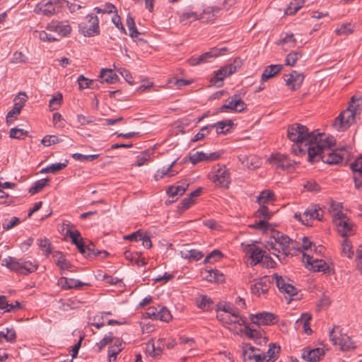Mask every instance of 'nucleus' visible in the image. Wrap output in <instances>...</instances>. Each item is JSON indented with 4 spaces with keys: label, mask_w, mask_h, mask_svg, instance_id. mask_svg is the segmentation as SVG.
<instances>
[{
    "label": "nucleus",
    "mask_w": 362,
    "mask_h": 362,
    "mask_svg": "<svg viewBox=\"0 0 362 362\" xmlns=\"http://www.w3.org/2000/svg\"><path fill=\"white\" fill-rule=\"evenodd\" d=\"M322 135L320 133L316 134L314 132H310L307 127L298 123L289 125L287 129L288 139L297 145L292 149V153L296 156L305 152L306 150L302 148L303 145L307 147L308 151V148L314 147Z\"/></svg>",
    "instance_id": "obj_1"
},
{
    "label": "nucleus",
    "mask_w": 362,
    "mask_h": 362,
    "mask_svg": "<svg viewBox=\"0 0 362 362\" xmlns=\"http://www.w3.org/2000/svg\"><path fill=\"white\" fill-rule=\"evenodd\" d=\"M333 146L334 138L323 134L314 147L308 148V161L313 163L321 159L329 165H337L342 162L343 157L332 149Z\"/></svg>",
    "instance_id": "obj_2"
},
{
    "label": "nucleus",
    "mask_w": 362,
    "mask_h": 362,
    "mask_svg": "<svg viewBox=\"0 0 362 362\" xmlns=\"http://www.w3.org/2000/svg\"><path fill=\"white\" fill-rule=\"evenodd\" d=\"M362 98L356 95L351 98L348 108L341 112L333 122V126L338 131H345L353 124L361 112Z\"/></svg>",
    "instance_id": "obj_3"
},
{
    "label": "nucleus",
    "mask_w": 362,
    "mask_h": 362,
    "mask_svg": "<svg viewBox=\"0 0 362 362\" xmlns=\"http://www.w3.org/2000/svg\"><path fill=\"white\" fill-rule=\"evenodd\" d=\"M273 240L268 242L269 250H274L272 254L279 258L281 262L285 259V257L291 254V248L296 249L294 243L287 235L280 232H275L273 235Z\"/></svg>",
    "instance_id": "obj_4"
},
{
    "label": "nucleus",
    "mask_w": 362,
    "mask_h": 362,
    "mask_svg": "<svg viewBox=\"0 0 362 362\" xmlns=\"http://www.w3.org/2000/svg\"><path fill=\"white\" fill-rule=\"evenodd\" d=\"M339 204L332 203L329 208L333 222L334 223L338 233L343 237H347L353 233V224L347 218L345 214L341 210Z\"/></svg>",
    "instance_id": "obj_5"
},
{
    "label": "nucleus",
    "mask_w": 362,
    "mask_h": 362,
    "mask_svg": "<svg viewBox=\"0 0 362 362\" xmlns=\"http://www.w3.org/2000/svg\"><path fill=\"white\" fill-rule=\"evenodd\" d=\"M209 179L216 186L228 188L230 183V175L225 165H216L209 173Z\"/></svg>",
    "instance_id": "obj_6"
},
{
    "label": "nucleus",
    "mask_w": 362,
    "mask_h": 362,
    "mask_svg": "<svg viewBox=\"0 0 362 362\" xmlns=\"http://www.w3.org/2000/svg\"><path fill=\"white\" fill-rule=\"evenodd\" d=\"M65 4L68 5L66 0L42 1L37 4L35 11L45 16L54 15L60 12Z\"/></svg>",
    "instance_id": "obj_7"
},
{
    "label": "nucleus",
    "mask_w": 362,
    "mask_h": 362,
    "mask_svg": "<svg viewBox=\"0 0 362 362\" xmlns=\"http://www.w3.org/2000/svg\"><path fill=\"white\" fill-rule=\"evenodd\" d=\"M329 339L334 344L339 345L342 351L354 349L356 347L349 336L341 333V329L339 326H334L329 332Z\"/></svg>",
    "instance_id": "obj_8"
},
{
    "label": "nucleus",
    "mask_w": 362,
    "mask_h": 362,
    "mask_svg": "<svg viewBox=\"0 0 362 362\" xmlns=\"http://www.w3.org/2000/svg\"><path fill=\"white\" fill-rule=\"evenodd\" d=\"M78 28L85 36L91 37L98 35L100 33L99 19L94 14H88L86 20L79 24Z\"/></svg>",
    "instance_id": "obj_9"
},
{
    "label": "nucleus",
    "mask_w": 362,
    "mask_h": 362,
    "mask_svg": "<svg viewBox=\"0 0 362 362\" xmlns=\"http://www.w3.org/2000/svg\"><path fill=\"white\" fill-rule=\"evenodd\" d=\"M228 103L223 105L219 108V112H226L228 110L231 111L241 112L247 108V105L242 100L241 97L238 94H235L228 100Z\"/></svg>",
    "instance_id": "obj_10"
},
{
    "label": "nucleus",
    "mask_w": 362,
    "mask_h": 362,
    "mask_svg": "<svg viewBox=\"0 0 362 362\" xmlns=\"http://www.w3.org/2000/svg\"><path fill=\"white\" fill-rule=\"evenodd\" d=\"M243 357L244 362H266L263 351L250 344L244 346Z\"/></svg>",
    "instance_id": "obj_11"
},
{
    "label": "nucleus",
    "mask_w": 362,
    "mask_h": 362,
    "mask_svg": "<svg viewBox=\"0 0 362 362\" xmlns=\"http://www.w3.org/2000/svg\"><path fill=\"white\" fill-rule=\"evenodd\" d=\"M272 279L275 280L277 288L281 293L288 294L289 296H294L297 294V288L289 283L290 279L278 274H274Z\"/></svg>",
    "instance_id": "obj_12"
},
{
    "label": "nucleus",
    "mask_w": 362,
    "mask_h": 362,
    "mask_svg": "<svg viewBox=\"0 0 362 362\" xmlns=\"http://www.w3.org/2000/svg\"><path fill=\"white\" fill-rule=\"evenodd\" d=\"M237 66L234 64L226 65L215 71V76L211 79V83L217 87L222 85L223 79L236 71Z\"/></svg>",
    "instance_id": "obj_13"
},
{
    "label": "nucleus",
    "mask_w": 362,
    "mask_h": 362,
    "mask_svg": "<svg viewBox=\"0 0 362 362\" xmlns=\"http://www.w3.org/2000/svg\"><path fill=\"white\" fill-rule=\"evenodd\" d=\"M272 285V281L267 276H264L255 281V283L251 285L250 290L252 294L257 297L262 295H265Z\"/></svg>",
    "instance_id": "obj_14"
},
{
    "label": "nucleus",
    "mask_w": 362,
    "mask_h": 362,
    "mask_svg": "<svg viewBox=\"0 0 362 362\" xmlns=\"http://www.w3.org/2000/svg\"><path fill=\"white\" fill-rule=\"evenodd\" d=\"M46 29L54 32L60 37H66L71 32V27L67 21H52L46 26Z\"/></svg>",
    "instance_id": "obj_15"
},
{
    "label": "nucleus",
    "mask_w": 362,
    "mask_h": 362,
    "mask_svg": "<svg viewBox=\"0 0 362 362\" xmlns=\"http://www.w3.org/2000/svg\"><path fill=\"white\" fill-rule=\"evenodd\" d=\"M250 320L253 324L257 325L269 326L277 322V317L269 312L259 313L250 315Z\"/></svg>",
    "instance_id": "obj_16"
},
{
    "label": "nucleus",
    "mask_w": 362,
    "mask_h": 362,
    "mask_svg": "<svg viewBox=\"0 0 362 362\" xmlns=\"http://www.w3.org/2000/svg\"><path fill=\"white\" fill-rule=\"evenodd\" d=\"M244 251L251 258V264L252 265L262 263L266 254L265 250L260 249L255 244L247 245L244 248Z\"/></svg>",
    "instance_id": "obj_17"
},
{
    "label": "nucleus",
    "mask_w": 362,
    "mask_h": 362,
    "mask_svg": "<svg viewBox=\"0 0 362 362\" xmlns=\"http://www.w3.org/2000/svg\"><path fill=\"white\" fill-rule=\"evenodd\" d=\"M270 163L276 169L290 170L294 165V161L283 154H276L270 158Z\"/></svg>",
    "instance_id": "obj_18"
},
{
    "label": "nucleus",
    "mask_w": 362,
    "mask_h": 362,
    "mask_svg": "<svg viewBox=\"0 0 362 362\" xmlns=\"http://www.w3.org/2000/svg\"><path fill=\"white\" fill-rule=\"evenodd\" d=\"M325 351L322 348L310 349L308 347L303 349L301 357L308 362H317L324 356Z\"/></svg>",
    "instance_id": "obj_19"
},
{
    "label": "nucleus",
    "mask_w": 362,
    "mask_h": 362,
    "mask_svg": "<svg viewBox=\"0 0 362 362\" xmlns=\"http://www.w3.org/2000/svg\"><path fill=\"white\" fill-rule=\"evenodd\" d=\"M323 217L322 210L316 205L308 207L303 213V224L305 226H310V221L317 219L322 221Z\"/></svg>",
    "instance_id": "obj_20"
},
{
    "label": "nucleus",
    "mask_w": 362,
    "mask_h": 362,
    "mask_svg": "<svg viewBox=\"0 0 362 362\" xmlns=\"http://www.w3.org/2000/svg\"><path fill=\"white\" fill-rule=\"evenodd\" d=\"M303 259L311 267V269L314 272H323L325 273L329 269V267L323 259H314L313 257L303 254Z\"/></svg>",
    "instance_id": "obj_21"
},
{
    "label": "nucleus",
    "mask_w": 362,
    "mask_h": 362,
    "mask_svg": "<svg viewBox=\"0 0 362 362\" xmlns=\"http://www.w3.org/2000/svg\"><path fill=\"white\" fill-rule=\"evenodd\" d=\"M218 308H220V309L218 312L227 313L228 315H230L234 317V320L235 321H233V322L235 325H246L245 317L241 316L239 313L238 310L233 305L225 304L223 305H220Z\"/></svg>",
    "instance_id": "obj_22"
},
{
    "label": "nucleus",
    "mask_w": 362,
    "mask_h": 362,
    "mask_svg": "<svg viewBox=\"0 0 362 362\" xmlns=\"http://www.w3.org/2000/svg\"><path fill=\"white\" fill-rule=\"evenodd\" d=\"M304 80V76L296 71H293L288 74L284 75V81L286 85L292 90L298 89Z\"/></svg>",
    "instance_id": "obj_23"
},
{
    "label": "nucleus",
    "mask_w": 362,
    "mask_h": 362,
    "mask_svg": "<svg viewBox=\"0 0 362 362\" xmlns=\"http://www.w3.org/2000/svg\"><path fill=\"white\" fill-rule=\"evenodd\" d=\"M220 157V154L217 152L205 153L202 151H197L189 156V160L195 165L201 161H214L218 160Z\"/></svg>",
    "instance_id": "obj_24"
},
{
    "label": "nucleus",
    "mask_w": 362,
    "mask_h": 362,
    "mask_svg": "<svg viewBox=\"0 0 362 362\" xmlns=\"http://www.w3.org/2000/svg\"><path fill=\"white\" fill-rule=\"evenodd\" d=\"M354 173V180L356 189L362 186V158H356L350 165Z\"/></svg>",
    "instance_id": "obj_25"
},
{
    "label": "nucleus",
    "mask_w": 362,
    "mask_h": 362,
    "mask_svg": "<svg viewBox=\"0 0 362 362\" xmlns=\"http://www.w3.org/2000/svg\"><path fill=\"white\" fill-rule=\"evenodd\" d=\"M221 8L217 6H209L206 8L199 15V20L202 23H213Z\"/></svg>",
    "instance_id": "obj_26"
},
{
    "label": "nucleus",
    "mask_w": 362,
    "mask_h": 362,
    "mask_svg": "<svg viewBox=\"0 0 362 362\" xmlns=\"http://www.w3.org/2000/svg\"><path fill=\"white\" fill-rule=\"evenodd\" d=\"M245 334L248 338L254 339L257 344H265L267 341V339L263 337L259 331L252 329L247 325H245Z\"/></svg>",
    "instance_id": "obj_27"
},
{
    "label": "nucleus",
    "mask_w": 362,
    "mask_h": 362,
    "mask_svg": "<svg viewBox=\"0 0 362 362\" xmlns=\"http://www.w3.org/2000/svg\"><path fill=\"white\" fill-rule=\"evenodd\" d=\"M241 163L249 169H255L258 168L260 164V160L255 155H240L238 156Z\"/></svg>",
    "instance_id": "obj_28"
},
{
    "label": "nucleus",
    "mask_w": 362,
    "mask_h": 362,
    "mask_svg": "<svg viewBox=\"0 0 362 362\" xmlns=\"http://www.w3.org/2000/svg\"><path fill=\"white\" fill-rule=\"evenodd\" d=\"M124 349L122 341L119 339H115L114 344L108 349L109 362H114L117 359V356Z\"/></svg>",
    "instance_id": "obj_29"
},
{
    "label": "nucleus",
    "mask_w": 362,
    "mask_h": 362,
    "mask_svg": "<svg viewBox=\"0 0 362 362\" xmlns=\"http://www.w3.org/2000/svg\"><path fill=\"white\" fill-rule=\"evenodd\" d=\"M58 284L64 289L79 288L85 285L84 283L74 279L62 277L58 281Z\"/></svg>",
    "instance_id": "obj_30"
},
{
    "label": "nucleus",
    "mask_w": 362,
    "mask_h": 362,
    "mask_svg": "<svg viewBox=\"0 0 362 362\" xmlns=\"http://www.w3.org/2000/svg\"><path fill=\"white\" fill-rule=\"evenodd\" d=\"M187 187L188 184L185 183L178 186H171L167 189V194L170 198H172V202H174L185 192Z\"/></svg>",
    "instance_id": "obj_31"
},
{
    "label": "nucleus",
    "mask_w": 362,
    "mask_h": 362,
    "mask_svg": "<svg viewBox=\"0 0 362 362\" xmlns=\"http://www.w3.org/2000/svg\"><path fill=\"white\" fill-rule=\"evenodd\" d=\"M282 68L281 64H272L267 66L262 74V81H266L274 77L281 71Z\"/></svg>",
    "instance_id": "obj_32"
},
{
    "label": "nucleus",
    "mask_w": 362,
    "mask_h": 362,
    "mask_svg": "<svg viewBox=\"0 0 362 362\" xmlns=\"http://www.w3.org/2000/svg\"><path fill=\"white\" fill-rule=\"evenodd\" d=\"M53 258L54 262L60 268L61 271L66 270L71 266V263L65 258L64 255L61 252H54Z\"/></svg>",
    "instance_id": "obj_33"
},
{
    "label": "nucleus",
    "mask_w": 362,
    "mask_h": 362,
    "mask_svg": "<svg viewBox=\"0 0 362 362\" xmlns=\"http://www.w3.org/2000/svg\"><path fill=\"white\" fill-rule=\"evenodd\" d=\"M2 265L11 271L18 272L22 269V260L13 257H8L2 260Z\"/></svg>",
    "instance_id": "obj_34"
},
{
    "label": "nucleus",
    "mask_w": 362,
    "mask_h": 362,
    "mask_svg": "<svg viewBox=\"0 0 362 362\" xmlns=\"http://www.w3.org/2000/svg\"><path fill=\"white\" fill-rule=\"evenodd\" d=\"M204 279L210 282L222 283L224 281V275L217 269L206 270L204 274Z\"/></svg>",
    "instance_id": "obj_35"
},
{
    "label": "nucleus",
    "mask_w": 362,
    "mask_h": 362,
    "mask_svg": "<svg viewBox=\"0 0 362 362\" xmlns=\"http://www.w3.org/2000/svg\"><path fill=\"white\" fill-rule=\"evenodd\" d=\"M101 82H106L107 83H115L118 80L117 75L110 69H102L100 74Z\"/></svg>",
    "instance_id": "obj_36"
},
{
    "label": "nucleus",
    "mask_w": 362,
    "mask_h": 362,
    "mask_svg": "<svg viewBox=\"0 0 362 362\" xmlns=\"http://www.w3.org/2000/svg\"><path fill=\"white\" fill-rule=\"evenodd\" d=\"M279 346H277L275 344H270L268 351L263 352L266 362H274L279 356Z\"/></svg>",
    "instance_id": "obj_37"
},
{
    "label": "nucleus",
    "mask_w": 362,
    "mask_h": 362,
    "mask_svg": "<svg viewBox=\"0 0 362 362\" xmlns=\"http://www.w3.org/2000/svg\"><path fill=\"white\" fill-rule=\"evenodd\" d=\"M180 255L182 258L187 259L190 261H198L204 256L200 251L194 249H184L180 251Z\"/></svg>",
    "instance_id": "obj_38"
},
{
    "label": "nucleus",
    "mask_w": 362,
    "mask_h": 362,
    "mask_svg": "<svg viewBox=\"0 0 362 362\" xmlns=\"http://www.w3.org/2000/svg\"><path fill=\"white\" fill-rule=\"evenodd\" d=\"M175 163V161H173L168 168H163L162 169L158 170L156 173L154 175L155 180L158 181L167 175H169L170 177L175 175L177 173V171L173 169Z\"/></svg>",
    "instance_id": "obj_39"
},
{
    "label": "nucleus",
    "mask_w": 362,
    "mask_h": 362,
    "mask_svg": "<svg viewBox=\"0 0 362 362\" xmlns=\"http://www.w3.org/2000/svg\"><path fill=\"white\" fill-rule=\"evenodd\" d=\"M232 124L233 122L231 120H225L211 124H210V127H211V129L216 128V132L217 134H225L229 131Z\"/></svg>",
    "instance_id": "obj_40"
},
{
    "label": "nucleus",
    "mask_w": 362,
    "mask_h": 362,
    "mask_svg": "<svg viewBox=\"0 0 362 362\" xmlns=\"http://www.w3.org/2000/svg\"><path fill=\"white\" fill-rule=\"evenodd\" d=\"M312 316L308 313H303L300 318L298 319L296 322V326L303 325V331L307 334L312 333V329L310 327L309 321L311 320Z\"/></svg>",
    "instance_id": "obj_41"
},
{
    "label": "nucleus",
    "mask_w": 362,
    "mask_h": 362,
    "mask_svg": "<svg viewBox=\"0 0 362 362\" xmlns=\"http://www.w3.org/2000/svg\"><path fill=\"white\" fill-rule=\"evenodd\" d=\"M216 50L209 51L198 57H192L188 59V63L192 66L211 62L209 55H216Z\"/></svg>",
    "instance_id": "obj_42"
},
{
    "label": "nucleus",
    "mask_w": 362,
    "mask_h": 362,
    "mask_svg": "<svg viewBox=\"0 0 362 362\" xmlns=\"http://www.w3.org/2000/svg\"><path fill=\"white\" fill-rule=\"evenodd\" d=\"M277 44L282 45L284 49H287L288 48H293L296 47V40L295 39L293 33H286L284 37H281Z\"/></svg>",
    "instance_id": "obj_43"
},
{
    "label": "nucleus",
    "mask_w": 362,
    "mask_h": 362,
    "mask_svg": "<svg viewBox=\"0 0 362 362\" xmlns=\"http://www.w3.org/2000/svg\"><path fill=\"white\" fill-rule=\"evenodd\" d=\"M274 199V194L271 190H264L257 197V203L259 206H266Z\"/></svg>",
    "instance_id": "obj_44"
},
{
    "label": "nucleus",
    "mask_w": 362,
    "mask_h": 362,
    "mask_svg": "<svg viewBox=\"0 0 362 362\" xmlns=\"http://www.w3.org/2000/svg\"><path fill=\"white\" fill-rule=\"evenodd\" d=\"M199 15H198L197 13L189 11L184 13L180 16V22L184 25H187L192 21L199 20Z\"/></svg>",
    "instance_id": "obj_45"
},
{
    "label": "nucleus",
    "mask_w": 362,
    "mask_h": 362,
    "mask_svg": "<svg viewBox=\"0 0 362 362\" xmlns=\"http://www.w3.org/2000/svg\"><path fill=\"white\" fill-rule=\"evenodd\" d=\"M196 303L199 308L206 311L211 309V307L213 305V301L208 296H202L201 298L197 299Z\"/></svg>",
    "instance_id": "obj_46"
},
{
    "label": "nucleus",
    "mask_w": 362,
    "mask_h": 362,
    "mask_svg": "<svg viewBox=\"0 0 362 362\" xmlns=\"http://www.w3.org/2000/svg\"><path fill=\"white\" fill-rule=\"evenodd\" d=\"M48 179H41L34 182L33 185L30 187L29 193L30 194H35L40 192L49 182Z\"/></svg>",
    "instance_id": "obj_47"
},
{
    "label": "nucleus",
    "mask_w": 362,
    "mask_h": 362,
    "mask_svg": "<svg viewBox=\"0 0 362 362\" xmlns=\"http://www.w3.org/2000/svg\"><path fill=\"white\" fill-rule=\"evenodd\" d=\"M355 26L351 23L341 24L339 28L335 30L338 35H349L354 33Z\"/></svg>",
    "instance_id": "obj_48"
},
{
    "label": "nucleus",
    "mask_w": 362,
    "mask_h": 362,
    "mask_svg": "<svg viewBox=\"0 0 362 362\" xmlns=\"http://www.w3.org/2000/svg\"><path fill=\"white\" fill-rule=\"evenodd\" d=\"M62 99L63 97L60 93H57L56 95L53 96L49 101V110H57L62 105Z\"/></svg>",
    "instance_id": "obj_49"
},
{
    "label": "nucleus",
    "mask_w": 362,
    "mask_h": 362,
    "mask_svg": "<svg viewBox=\"0 0 362 362\" xmlns=\"http://www.w3.org/2000/svg\"><path fill=\"white\" fill-rule=\"evenodd\" d=\"M21 223V220L19 218L13 216L10 219L6 218L4 221L2 223V228L5 230H8L18 226Z\"/></svg>",
    "instance_id": "obj_50"
},
{
    "label": "nucleus",
    "mask_w": 362,
    "mask_h": 362,
    "mask_svg": "<svg viewBox=\"0 0 362 362\" xmlns=\"http://www.w3.org/2000/svg\"><path fill=\"white\" fill-rule=\"evenodd\" d=\"M305 4V0H294L290 3L287 8L286 13L293 15L296 13L300 8H301Z\"/></svg>",
    "instance_id": "obj_51"
},
{
    "label": "nucleus",
    "mask_w": 362,
    "mask_h": 362,
    "mask_svg": "<svg viewBox=\"0 0 362 362\" xmlns=\"http://www.w3.org/2000/svg\"><path fill=\"white\" fill-rule=\"evenodd\" d=\"M78 82L80 89L88 88H94L95 81L86 78L83 75H80L78 78Z\"/></svg>",
    "instance_id": "obj_52"
},
{
    "label": "nucleus",
    "mask_w": 362,
    "mask_h": 362,
    "mask_svg": "<svg viewBox=\"0 0 362 362\" xmlns=\"http://www.w3.org/2000/svg\"><path fill=\"white\" fill-rule=\"evenodd\" d=\"M223 257L222 252L218 250H213L211 253H209L204 259V263H213L214 262L218 261Z\"/></svg>",
    "instance_id": "obj_53"
},
{
    "label": "nucleus",
    "mask_w": 362,
    "mask_h": 362,
    "mask_svg": "<svg viewBox=\"0 0 362 362\" xmlns=\"http://www.w3.org/2000/svg\"><path fill=\"white\" fill-rule=\"evenodd\" d=\"M211 127L209 125L205 126L202 127L200 131L195 134L194 138L192 139V141L196 142L204 139L208 134H209L211 131Z\"/></svg>",
    "instance_id": "obj_54"
},
{
    "label": "nucleus",
    "mask_w": 362,
    "mask_h": 362,
    "mask_svg": "<svg viewBox=\"0 0 362 362\" xmlns=\"http://www.w3.org/2000/svg\"><path fill=\"white\" fill-rule=\"evenodd\" d=\"M157 318L159 320L168 322L171 320L172 315L168 308L159 306V313L157 315Z\"/></svg>",
    "instance_id": "obj_55"
},
{
    "label": "nucleus",
    "mask_w": 362,
    "mask_h": 362,
    "mask_svg": "<svg viewBox=\"0 0 362 362\" xmlns=\"http://www.w3.org/2000/svg\"><path fill=\"white\" fill-rule=\"evenodd\" d=\"M217 318L225 325H235L233 322V321H235L234 317L230 315H228L227 313L218 312L217 313Z\"/></svg>",
    "instance_id": "obj_56"
},
{
    "label": "nucleus",
    "mask_w": 362,
    "mask_h": 362,
    "mask_svg": "<svg viewBox=\"0 0 362 362\" xmlns=\"http://www.w3.org/2000/svg\"><path fill=\"white\" fill-rule=\"evenodd\" d=\"M99 157V154L93 155H83L81 153H76L72 155V158L76 160L84 162L92 161Z\"/></svg>",
    "instance_id": "obj_57"
},
{
    "label": "nucleus",
    "mask_w": 362,
    "mask_h": 362,
    "mask_svg": "<svg viewBox=\"0 0 362 362\" xmlns=\"http://www.w3.org/2000/svg\"><path fill=\"white\" fill-rule=\"evenodd\" d=\"M256 216L259 218L267 220L272 217V213L268 210L267 206H259V209L256 212Z\"/></svg>",
    "instance_id": "obj_58"
},
{
    "label": "nucleus",
    "mask_w": 362,
    "mask_h": 362,
    "mask_svg": "<svg viewBox=\"0 0 362 362\" xmlns=\"http://www.w3.org/2000/svg\"><path fill=\"white\" fill-rule=\"evenodd\" d=\"M153 153V150L148 149L142 152V153L136 158V165H143L149 158L150 156Z\"/></svg>",
    "instance_id": "obj_59"
},
{
    "label": "nucleus",
    "mask_w": 362,
    "mask_h": 362,
    "mask_svg": "<svg viewBox=\"0 0 362 362\" xmlns=\"http://www.w3.org/2000/svg\"><path fill=\"white\" fill-rule=\"evenodd\" d=\"M36 37H38L40 40L44 42H52L58 40V39L54 37L52 35L47 33L45 31L35 32Z\"/></svg>",
    "instance_id": "obj_60"
},
{
    "label": "nucleus",
    "mask_w": 362,
    "mask_h": 362,
    "mask_svg": "<svg viewBox=\"0 0 362 362\" xmlns=\"http://www.w3.org/2000/svg\"><path fill=\"white\" fill-rule=\"evenodd\" d=\"M27 131L23 129L11 128L10 129V137L12 139H21L27 135Z\"/></svg>",
    "instance_id": "obj_61"
},
{
    "label": "nucleus",
    "mask_w": 362,
    "mask_h": 362,
    "mask_svg": "<svg viewBox=\"0 0 362 362\" xmlns=\"http://www.w3.org/2000/svg\"><path fill=\"white\" fill-rule=\"evenodd\" d=\"M300 57H301L300 52H293L289 53L286 58V65L291 66H294Z\"/></svg>",
    "instance_id": "obj_62"
},
{
    "label": "nucleus",
    "mask_w": 362,
    "mask_h": 362,
    "mask_svg": "<svg viewBox=\"0 0 362 362\" xmlns=\"http://www.w3.org/2000/svg\"><path fill=\"white\" fill-rule=\"evenodd\" d=\"M60 141L62 140L55 135H47L42 139V144L45 146H49Z\"/></svg>",
    "instance_id": "obj_63"
},
{
    "label": "nucleus",
    "mask_w": 362,
    "mask_h": 362,
    "mask_svg": "<svg viewBox=\"0 0 362 362\" xmlns=\"http://www.w3.org/2000/svg\"><path fill=\"white\" fill-rule=\"evenodd\" d=\"M37 245L44 252L46 256H48L51 253L50 243L47 239H39L37 240Z\"/></svg>",
    "instance_id": "obj_64"
}]
</instances>
